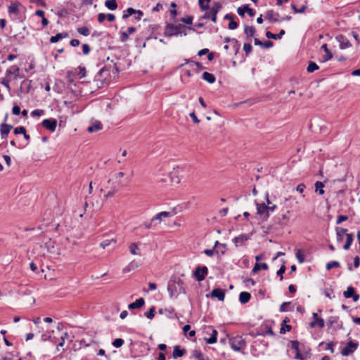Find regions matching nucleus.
Here are the masks:
<instances>
[{
    "instance_id": "nucleus-6",
    "label": "nucleus",
    "mask_w": 360,
    "mask_h": 360,
    "mask_svg": "<svg viewBox=\"0 0 360 360\" xmlns=\"http://www.w3.org/2000/svg\"><path fill=\"white\" fill-rule=\"evenodd\" d=\"M230 346L234 351H240L242 346L245 345V341L241 337L231 338L229 340Z\"/></svg>"
},
{
    "instance_id": "nucleus-63",
    "label": "nucleus",
    "mask_w": 360,
    "mask_h": 360,
    "mask_svg": "<svg viewBox=\"0 0 360 360\" xmlns=\"http://www.w3.org/2000/svg\"><path fill=\"white\" fill-rule=\"evenodd\" d=\"M82 51H83L84 54H85V55L88 54L90 52L89 46L86 44H84L82 45Z\"/></svg>"
},
{
    "instance_id": "nucleus-2",
    "label": "nucleus",
    "mask_w": 360,
    "mask_h": 360,
    "mask_svg": "<svg viewBox=\"0 0 360 360\" xmlns=\"http://www.w3.org/2000/svg\"><path fill=\"white\" fill-rule=\"evenodd\" d=\"M179 34H184L186 35V27L182 24L174 25L172 23H167L165 30V35L167 37H172Z\"/></svg>"
},
{
    "instance_id": "nucleus-3",
    "label": "nucleus",
    "mask_w": 360,
    "mask_h": 360,
    "mask_svg": "<svg viewBox=\"0 0 360 360\" xmlns=\"http://www.w3.org/2000/svg\"><path fill=\"white\" fill-rule=\"evenodd\" d=\"M257 206V214L259 215L264 220H266L269 217V212H273L276 205H273L271 207H266V204L264 203H256Z\"/></svg>"
},
{
    "instance_id": "nucleus-10",
    "label": "nucleus",
    "mask_w": 360,
    "mask_h": 360,
    "mask_svg": "<svg viewBox=\"0 0 360 360\" xmlns=\"http://www.w3.org/2000/svg\"><path fill=\"white\" fill-rule=\"evenodd\" d=\"M313 321L309 323L311 328H315L316 326H319L322 328L325 326L324 320L319 317L317 313H313Z\"/></svg>"
},
{
    "instance_id": "nucleus-15",
    "label": "nucleus",
    "mask_w": 360,
    "mask_h": 360,
    "mask_svg": "<svg viewBox=\"0 0 360 360\" xmlns=\"http://www.w3.org/2000/svg\"><path fill=\"white\" fill-rule=\"evenodd\" d=\"M212 297H217L219 301H224L225 297V292L220 288H214L210 293Z\"/></svg>"
},
{
    "instance_id": "nucleus-25",
    "label": "nucleus",
    "mask_w": 360,
    "mask_h": 360,
    "mask_svg": "<svg viewBox=\"0 0 360 360\" xmlns=\"http://www.w3.org/2000/svg\"><path fill=\"white\" fill-rule=\"evenodd\" d=\"M251 298V295L248 292H241L239 295V301L241 304L248 303Z\"/></svg>"
},
{
    "instance_id": "nucleus-39",
    "label": "nucleus",
    "mask_w": 360,
    "mask_h": 360,
    "mask_svg": "<svg viewBox=\"0 0 360 360\" xmlns=\"http://www.w3.org/2000/svg\"><path fill=\"white\" fill-rule=\"evenodd\" d=\"M193 356L198 360H210L207 357L205 359L202 353L200 350H194L193 352Z\"/></svg>"
},
{
    "instance_id": "nucleus-30",
    "label": "nucleus",
    "mask_w": 360,
    "mask_h": 360,
    "mask_svg": "<svg viewBox=\"0 0 360 360\" xmlns=\"http://www.w3.org/2000/svg\"><path fill=\"white\" fill-rule=\"evenodd\" d=\"M269 268L268 264L266 263H256L252 270V273L256 274L260 269L267 270Z\"/></svg>"
},
{
    "instance_id": "nucleus-20",
    "label": "nucleus",
    "mask_w": 360,
    "mask_h": 360,
    "mask_svg": "<svg viewBox=\"0 0 360 360\" xmlns=\"http://www.w3.org/2000/svg\"><path fill=\"white\" fill-rule=\"evenodd\" d=\"M20 69L17 65H12L6 71V75L9 76L13 75L15 78L17 79L19 77Z\"/></svg>"
},
{
    "instance_id": "nucleus-31",
    "label": "nucleus",
    "mask_w": 360,
    "mask_h": 360,
    "mask_svg": "<svg viewBox=\"0 0 360 360\" xmlns=\"http://www.w3.org/2000/svg\"><path fill=\"white\" fill-rule=\"evenodd\" d=\"M255 28L253 26L245 25L244 28V33L246 34L247 38L252 37L255 34Z\"/></svg>"
},
{
    "instance_id": "nucleus-8",
    "label": "nucleus",
    "mask_w": 360,
    "mask_h": 360,
    "mask_svg": "<svg viewBox=\"0 0 360 360\" xmlns=\"http://www.w3.org/2000/svg\"><path fill=\"white\" fill-rule=\"evenodd\" d=\"M207 272V266H197L195 270V276L198 281H202L205 279Z\"/></svg>"
},
{
    "instance_id": "nucleus-42",
    "label": "nucleus",
    "mask_w": 360,
    "mask_h": 360,
    "mask_svg": "<svg viewBox=\"0 0 360 360\" xmlns=\"http://www.w3.org/2000/svg\"><path fill=\"white\" fill-rule=\"evenodd\" d=\"M77 32L83 36H88L90 34L89 30L87 27H81L77 28Z\"/></svg>"
},
{
    "instance_id": "nucleus-27",
    "label": "nucleus",
    "mask_w": 360,
    "mask_h": 360,
    "mask_svg": "<svg viewBox=\"0 0 360 360\" xmlns=\"http://www.w3.org/2000/svg\"><path fill=\"white\" fill-rule=\"evenodd\" d=\"M102 129H103L102 124L100 122H96L94 124H93L92 125L89 126L87 128V131L89 133H93V132H96L99 130H101Z\"/></svg>"
},
{
    "instance_id": "nucleus-64",
    "label": "nucleus",
    "mask_w": 360,
    "mask_h": 360,
    "mask_svg": "<svg viewBox=\"0 0 360 360\" xmlns=\"http://www.w3.org/2000/svg\"><path fill=\"white\" fill-rule=\"evenodd\" d=\"M291 347L295 352L300 351L299 350V342L297 341H292L291 342Z\"/></svg>"
},
{
    "instance_id": "nucleus-26",
    "label": "nucleus",
    "mask_w": 360,
    "mask_h": 360,
    "mask_svg": "<svg viewBox=\"0 0 360 360\" xmlns=\"http://www.w3.org/2000/svg\"><path fill=\"white\" fill-rule=\"evenodd\" d=\"M337 233V240L338 242H341L343 240V236L347 233V230L344 228L337 227L335 229Z\"/></svg>"
},
{
    "instance_id": "nucleus-36",
    "label": "nucleus",
    "mask_w": 360,
    "mask_h": 360,
    "mask_svg": "<svg viewBox=\"0 0 360 360\" xmlns=\"http://www.w3.org/2000/svg\"><path fill=\"white\" fill-rule=\"evenodd\" d=\"M68 36V34L67 33H58L55 36H52L50 39V42L51 43H56L58 42L60 39L64 38V37H66Z\"/></svg>"
},
{
    "instance_id": "nucleus-40",
    "label": "nucleus",
    "mask_w": 360,
    "mask_h": 360,
    "mask_svg": "<svg viewBox=\"0 0 360 360\" xmlns=\"http://www.w3.org/2000/svg\"><path fill=\"white\" fill-rule=\"evenodd\" d=\"M319 65L314 62H309V65L307 68L308 72H313L314 71L319 70Z\"/></svg>"
},
{
    "instance_id": "nucleus-14",
    "label": "nucleus",
    "mask_w": 360,
    "mask_h": 360,
    "mask_svg": "<svg viewBox=\"0 0 360 360\" xmlns=\"http://www.w3.org/2000/svg\"><path fill=\"white\" fill-rule=\"evenodd\" d=\"M237 12L239 15L244 16L245 13H248V14L252 17L255 15V12L253 9L249 8L248 5H244L243 6H240L238 8Z\"/></svg>"
},
{
    "instance_id": "nucleus-29",
    "label": "nucleus",
    "mask_w": 360,
    "mask_h": 360,
    "mask_svg": "<svg viewBox=\"0 0 360 360\" xmlns=\"http://www.w3.org/2000/svg\"><path fill=\"white\" fill-rule=\"evenodd\" d=\"M202 77L204 80L207 81L210 84H213L216 80L215 76L213 74L207 72H204L202 73Z\"/></svg>"
},
{
    "instance_id": "nucleus-54",
    "label": "nucleus",
    "mask_w": 360,
    "mask_h": 360,
    "mask_svg": "<svg viewBox=\"0 0 360 360\" xmlns=\"http://www.w3.org/2000/svg\"><path fill=\"white\" fill-rule=\"evenodd\" d=\"M290 330H291V326L282 324L281 328L280 329V333L283 334L286 331H290Z\"/></svg>"
},
{
    "instance_id": "nucleus-43",
    "label": "nucleus",
    "mask_w": 360,
    "mask_h": 360,
    "mask_svg": "<svg viewBox=\"0 0 360 360\" xmlns=\"http://www.w3.org/2000/svg\"><path fill=\"white\" fill-rule=\"evenodd\" d=\"M118 191V185L113 186L112 188L105 195V198L112 197L115 193Z\"/></svg>"
},
{
    "instance_id": "nucleus-53",
    "label": "nucleus",
    "mask_w": 360,
    "mask_h": 360,
    "mask_svg": "<svg viewBox=\"0 0 360 360\" xmlns=\"http://www.w3.org/2000/svg\"><path fill=\"white\" fill-rule=\"evenodd\" d=\"M25 133H26V129L24 127H18L14 129L15 134H25Z\"/></svg>"
},
{
    "instance_id": "nucleus-11",
    "label": "nucleus",
    "mask_w": 360,
    "mask_h": 360,
    "mask_svg": "<svg viewBox=\"0 0 360 360\" xmlns=\"http://www.w3.org/2000/svg\"><path fill=\"white\" fill-rule=\"evenodd\" d=\"M174 215V212H166V211H164V212H161L157 214H155L153 218H152V221H158V223H161L163 219L165 218H168V217H171Z\"/></svg>"
},
{
    "instance_id": "nucleus-33",
    "label": "nucleus",
    "mask_w": 360,
    "mask_h": 360,
    "mask_svg": "<svg viewBox=\"0 0 360 360\" xmlns=\"http://www.w3.org/2000/svg\"><path fill=\"white\" fill-rule=\"evenodd\" d=\"M224 42H226V43L232 42L233 47L236 51V53H238V51L239 50L240 45H239L238 41L236 39H231L229 37H226L224 39Z\"/></svg>"
},
{
    "instance_id": "nucleus-49",
    "label": "nucleus",
    "mask_w": 360,
    "mask_h": 360,
    "mask_svg": "<svg viewBox=\"0 0 360 360\" xmlns=\"http://www.w3.org/2000/svg\"><path fill=\"white\" fill-rule=\"evenodd\" d=\"M291 304V302H283L281 306H280V311L281 312H285V311H288V307L290 306Z\"/></svg>"
},
{
    "instance_id": "nucleus-48",
    "label": "nucleus",
    "mask_w": 360,
    "mask_h": 360,
    "mask_svg": "<svg viewBox=\"0 0 360 360\" xmlns=\"http://www.w3.org/2000/svg\"><path fill=\"white\" fill-rule=\"evenodd\" d=\"M138 267V264L134 261L131 262L129 265L124 269V272L129 271L131 269H134Z\"/></svg>"
},
{
    "instance_id": "nucleus-38",
    "label": "nucleus",
    "mask_w": 360,
    "mask_h": 360,
    "mask_svg": "<svg viewBox=\"0 0 360 360\" xmlns=\"http://www.w3.org/2000/svg\"><path fill=\"white\" fill-rule=\"evenodd\" d=\"M354 293L355 289L352 286H349L347 287V290L344 292L343 295L345 298H350Z\"/></svg>"
},
{
    "instance_id": "nucleus-45",
    "label": "nucleus",
    "mask_w": 360,
    "mask_h": 360,
    "mask_svg": "<svg viewBox=\"0 0 360 360\" xmlns=\"http://www.w3.org/2000/svg\"><path fill=\"white\" fill-rule=\"evenodd\" d=\"M340 263L337 261H332L326 264V269L330 270L332 268L334 267H339Z\"/></svg>"
},
{
    "instance_id": "nucleus-22",
    "label": "nucleus",
    "mask_w": 360,
    "mask_h": 360,
    "mask_svg": "<svg viewBox=\"0 0 360 360\" xmlns=\"http://www.w3.org/2000/svg\"><path fill=\"white\" fill-rule=\"evenodd\" d=\"M20 6V4L18 2L12 3L8 8V11L9 14H14L18 15L20 13L18 7Z\"/></svg>"
},
{
    "instance_id": "nucleus-44",
    "label": "nucleus",
    "mask_w": 360,
    "mask_h": 360,
    "mask_svg": "<svg viewBox=\"0 0 360 360\" xmlns=\"http://www.w3.org/2000/svg\"><path fill=\"white\" fill-rule=\"evenodd\" d=\"M296 257L300 263H303L304 262V255L301 250H298L297 251Z\"/></svg>"
},
{
    "instance_id": "nucleus-51",
    "label": "nucleus",
    "mask_w": 360,
    "mask_h": 360,
    "mask_svg": "<svg viewBox=\"0 0 360 360\" xmlns=\"http://www.w3.org/2000/svg\"><path fill=\"white\" fill-rule=\"evenodd\" d=\"M285 265H282L280 269L277 271V275L280 276V280L282 281L283 278V274L285 273Z\"/></svg>"
},
{
    "instance_id": "nucleus-50",
    "label": "nucleus",
    "mask_w": 360,
    "mask_h": 360,
    "mask_svg": "<svg viewBox=\"0 0 360 360\" xmlns=\"http://www.w3.org/2000/svg\"><path fill=\"white\" fill-rule=\"evenodd\" d=\"M204 253L209 257H212L214 253L218 254L219 250L214 249H206L204 250Z\"/></svg>"
},
{
    "instance_id": "nucleus-41",
    "label": "nucleus",
    "mask_w": 360,
    "mask_h": 360,
    "mask_svg": "<svg viewBox=\"0 0 360 360\" xmlns=\"http://www.w3.org/2000/svg\"><path fill=\"white\" fill-rule=\"evenodd\" d=\"M155 307H152L150 308V309L146 311L144 315L145 316H146L148 319H153L155 316Z\"/></svg>"
},
{
    "instance_id": "nucleus-7",
    "label": "nucleus",
    "mask_w": 360,
    "mask_h": 360,
    "mask_svg": "<svg viewBox=\"0 0 360 360\" xmlns=\"http://www.w3.org/2000/svg\"><path fill=\"white\" fill-rule=\"evenodd\" d=\"M41 125L46 129L49 130L51 132H53L56 129L57 120L53 118L45 119L42 121Z\"/></svg>"
},
{
    "instance_id": "nucleus-18",
    "label": "nucleus",
    "mask_w": 360,
    "mask_h": 360,
    "mask_svg": "<svg viewBox=\"0 0 360 360\" xmlns=\"http://www.w3.org/2000/svg\"><path fill=\"white\" fill-rule=\"evenodd\" d=\"M145 304V300L142 297L137 299L134 302L128 305L129 309H135L141 308Z\"/></svg>"
},
{
    "instance_id": "nucleus-47",
    "label": "nucleus",
    "mask_w": 360,
    "mask_h": 360,
    "mask_svg": "<svg viewBox=\"0 0 360 360\" xmlns=\"http://www.w3.org/2000/svg\"><path fill=\"white\" fill-rule=\"evenodd\" d=\"M243 50L247 56H248L252 51V46L250 44L245 43L243 45Z\"/></svg>"
},
{
    "instance_id": "nucleus-24",
    "label": "nucleus",
    "mask_w": 360,
    "mask_h": 360,
    "mask_svg": "<svg viewBox=\"0 0 360 360\" xmlns=\"http://www.w3.org/2000/svg\"><path fill=\"white\" fill-rule=\"evenodd\" d=\"M285 32L284 30H281L278 34H274L269 31L266 32V37L269 39H273L275 40L280 39L285 34Z\"/></svg>"
},
{
    "instance_id": "nucleus-16",
    "label": "nucleus",
    "mask_w": 360,
    "mask_h": 360,
    "mask_svg": "<svg viewBox=\"0 0 360 360\" xmlns=\"http://www.w3.org/2000/svg\"><path fill=\"white\" fill-rule=\"evenodd\" d=\"M13 128L12 125L8 124L6 123H2L0 127V133L2 139H6L8 134H9L11 129Z\"/></svg>"
},
{
    "instance_id": "nucleus-28",
    "label": "nucleus",
    "mask_w": 360,
    "mask_h": 360,
    "mask_svg": "<svg viewBox=\"0 0 360 360\" xmlns=\"http://www.w3.org/2000/svg\"><path fill=\"white\" fill-rule=\"evenodd\" d=\"M186 353V350L184 349H181L179 346H175L174 348V351L172 353V356L174 359L178 357H181Z\"/></svg>"
},
{
    "instance_id": "nucleus-21",
    "label": "nucleus",
    "mask_w": 360,
    "mask_h": 360,
    "mask_svg": "<svg viewBox=\"0 0 360 360\" xmlns=\"http://www.w3.org/2000/svg\"><path fill=\"white\" fill-rule=\"evenodd\" d=\"M278 16L279 14L278 13H274L273 11H269L266 14L265 18L271 22H276L278 21Z\"/></svg>"
},
{
    "instance_id": "nucleus-5",
    "label": "nucleus",
    "mask_w": 360,
    "mask_h": 360,
    "mask_svg": "<svg viewBox=\"0 0 360 360\" xmlns=\"http://www.w3.org/2000/svg\"><path fill=\"white\" fill-rule=\"evenodd\" d=\"M358 342L349 341L347 345L342 349L341 354L345 356H347L352 354L358 347Z\"/></svg>"
},
{
    "instance_id": "nucleus-56",
    "label": "nucleus",
    "mask_w": 360,
    "mask_h": 360,
    "mask_svg": "<svg viewBox=\"0 0 360 360\" xmlns=\"http://www.w3.org/2000/svg\"><path fill=\"white\" fill-rule=\"evenodd\" d=\"M44 114V111L43 110H40V109L34 110L31 112V115L33 117L34 116H41Z\"/></svg>"
},
{
    "instance_id": "nucleus-55",
    "label": "nucleus",
    "mask_w": 360,
    "mask_h": 360,
    "mask_svg": "<svg viewBox=\"0 0 360 360\" xmlns=\"http://www.w3.org/2000/svg\"><path fill=\"white\" fill-rule=\"evenodd\" d=\"M57 328H58V332L60 333V340H62V338H63V340H65V339L68 338L69 335L67 332H63L61 330V328H60L59 326H58Z\"/></svg>"
},
{
    "instance_id": "nucleus-57",
    "label": "nucleus",
    "mask_w": 360,
    "mask_h": 360,
    "mask_svg": "<svg viewBox=\"0 0 360 360\" xmlns=\"http://www.w3.org/2000/svg\"><path fill=\"white\" fill-rule=\"evenodd\" d=\"M181 21L187 24V25H191L192 24V22H193V17L192 16H188L186 18H182L181 19Z\"/></svg>"
},
{
    "instance_id": "nucleus-12",
    "label": "nucleus",
    "mask_w": 360,
    "mask_h": 360,
    "mask_svg": "<svg viewBox=\"0 0 360 360\" xmlns=\"http://www.w3.org/2000/svg\"><path fill=\"white\" fill-rule=\"evenodd\" d=\"M133 14H139V17H135V19L140 20L143 15V13L140 10H135L133 8H128L122 15L123 19H127L129 15Z\"/></svg>"
},
{
    "instance_id": "nucleus-62",
    "label": "nucleus",
    "mask_w": 360,
    "mask_h": 360,
    "mask_svg": "<svg viewBox=\"0 0 360 360\" xmlns=\"http://www.w3.org/2000/svg\"><path fill=\"white\" fill-rule=\"evenodd\" d=\"M12 112L15 115H18L20 112V108L18 105H14L12 108Z\"/></svg>"
},
{
    "instance_id": "nucleus-60",
    "label": "nucleus",
    "mask_w": 360,
    "mask_h": 360,
    "mask_svg": "<svg viewBox=\"0 0 360 360\" xmlns=\"http://www.w3.org/2000/svg\"><path fill=\"white\" fill-rule=\"evenodd\" d=\"M198 4H199L200 9L203 11L208 10L210 8L209 4H205V1H202V4H200V3H198Z\"/></svg>"
},
{
    "instance_id": "nucleus-46",
    "label": "nucleus",
    "mask_w": 360,
    "mask_h": 360,
    "mask_svg": "<svg viewBox=\"0 0 360 360\" xmlns=\"http://www.w3.org/2000/svg\"><path fill=\"white\" fill-rule=\"evenodd\" d=\"M123 344H124V340L122 338H116L112 342V345L116 348H119V347H122L123 345Z\"/></svg>"
},
{
    "instance_id": "nucleus-19",
    "label": "nucleus",
    "mask_w": 360,
    "mask_h": 360,
    "mask_svg": "<svg viewBox=\"0 0 360 360\" xmlns=\"http://www.w3.org/2000/svg\"><path fill=\"white\" fill-rule=\"evenodd\" d=\"M340 42V48L345 49L351 46L349 41L342 35H340L337 37Z\"/></svg>"
},
{
    "instance_id": "nucleus-61",
    "label": "nucleus",
    "mask_w": 360,
    "mask_h": 360,
    "mask_svg": "<svg viewBox=\"0 0 360 360\" xmlns=\"http://www.w3.org/2000/svg\"><path fill=\"white\" fill-rule=\"evenodd\" d=\"M238 25L236 22H235L233 20V19L232 20L230 21L229 24V28L230 30H235L238 27Z\"/></svg>"
},
{
    "instance_id": "nucleus-4",
    "label": "nucleus",
    "mask_w": 360,
    "mask_h": 360,
    "mask_svg": "<svg viewBox=\"0 0 360 360\" xmlns=\"http://www.w3.org/2000/svg\"><path fill=\"white\" fill-rule=\"evenodd\" d=\"M119 73V69L116 64L113 65H105L103 68H102L99 72L98 75L101 77H104L105 79L107 78V76L109 75L111 77V74L112 75L113 77H115Z\"/></svg>"
},
{
    "instance_id": "nucleus-13",
    "label": "nucleus",
    "mask_w": 360,
    "mask_h": 360,
    "mask_svg": "<svg viewBox=\"0 0 360 360\" xmlns=\"http://www.w3.org/2000/svg\"><path fill=\"white\" fill-rule=\"evenodd\" d=\"M250 239V236L247 234H241L239 236L235 237L233 242L236 247L245 245V243Z\"/></svg>"
},
{
    "instance_id": "nucleus-9",
    "label": "nucleus",
    "mask_w": 360,
    "mask_h": 360,
    "mask_svg": "<svg viewBox=\"0 0 360 360\" xmlns=\"http://www.w3.org/2000/svg\"><path fill=\"white\" fill-rule=\"evenodd\" d=\"M207 331L206 333H208V330H210L212 332L211 337L207 338H205L204 340L207 344H214L217 342V335L218 332L217 330L214 329L212 326H207Z\"/></svg>"
},
{
    "instance_id": "nucleus-59",
    "label": "nucleus",
    "mask_w": 360,
    "mask_h": 360,
    "mask_svg": "<svg viewBox=\"0 0 360 360\" xmlns=\"http://www.w3.org/2000/svg\"><path fill=\"white\" fill-rule=\"evenodd\" d=\"M347 219H348V217H347V216H346V215H340V216H338V219H337V221H336V223H337L338 224H341L342 222H343V221H345L347 220Z\"/></svg>"
},
{
    "instance_id": "nucleus-32",
    "label": "nucleus",
    "mask_w": 360,
    "mask_h": 360,
    "mask_svg": "<svg viewBox=\"0 0 360 360\" xmlns=\"http://www.w3.org/2000/svg\"><path fill=\"white\" fill-rule=\"evenodd\" d=\"M346 243L345 245L343 246V248L346 250H349L350 248V246L352 245L353 240H354V236L352 233H347L346 234Z\"/></svg>"
},
{
    "instance_id": "nucleus-52",
    "label": "nucleus",
    "mask_w": 360,
    "mask_h": 360,
    "mask_svg": "<svg viewBox=\"0 0 360 360\" xmlns=\"http://www.w3.org/2000/svg\"><path fill=\"white\" fill-rule=\"evenodd\" d=\"M111 242L115 243L116 241L114 239L105 240H104V241H103V242H101L100 243V246L102 248L105 249V248H107L110 244Z\"/></svg>"
},
{
    "instance_id": "nucleus-37",
    "label": "nucleus",
    "mask_w": 360,
    "mask_h": 360,
    "mask_svg": "<svg viewBox=\"0 0 360 360\" xmlns=\"http://www.w3.org/2000/svg\"><path fill=\"white\" fill-rule=\"evenodd\" d=\"M323 187H324V184H323V182H321V181H316L315 183L316 191L319 195H323L324 193V190L323 189Z\"/></svg>"
},
{
    "instance_id": "nucleus-58",
    "label": "nucleus",
    "mask_w": 360,
    "mask_h": 360,
    "mask_svg": "<svg viewBox=\"0 0 360 360\" xmlns=\"http://www.w3.org/2000/svg\"><path fill=\"white\" fill-rule=\"evenodd\" d=\"M129 39V34L127 32H121V37L120 40L122 42H125Z\"/></svg>"
},
{
    "instance_id": "nucleus-1",
    "label": "nucleus",
    "mask_w": 360,
    "mask_h": 360,
    "mask_svg": "<svg viewBox=\"0 0 360 360\" xmlns=\"http://www.w3.org/2000/svg\"><path fill=\"white\" fill-rule=\"evenodd\" d=\"M167 291L171 298H176L180 294H185L184 281L176 276H172L167 283Z\"/></svg>"
},
{
    "instance_id": "nucleus-35",
    "label": "nucleus",
    "mask_w": 360,
    "mask_h": 360,
    "mask_svg": "<svg viewBox=\"0 0 360 360\" xmlns=\"http://www.w3.org/2000/svg\"><path fill=\"white\" fill-rule=\"evenodd\" d=\"M129 251L134 255H141L140 250L136 243H133L129 245Z\"/></svg>"
},
{
    "instance_id": "nucleus-17",
    "label": "nucleus",
    "mask_w": 360,
    "mask_h": 360,
    "mask_svg": "<svg viewBox=\"0 0 360 360\" xmlns=\"http://www.w3.org/2000/svg\"><path fill=\"white\" fill-rule=\"evenodd\" d=\"M221 8V5L219 2H215L214 4V6L212 7L211 13H212V21L213 22H217V15Z\"/></svg>"
},
{
    "instance_id": "nucleus-34",
    "label": "nucleus",
    "mask_w": 360,
    "mask_h": 360,
    "mask_svg": "<svg viewBox=\"0 0 360 360\" xmlns=\"http://www.w3.org/2000/svg\"><path fill=\"white\" fill-rule=\"evenodd\" d=\"M105 6L111 11L117 9L118 6L116 0H106Z\"/></svg>"
},
{
    "instance_id": "nucleus-23",
    "label": "nucleus",
    "mask_w": 360,
    "mask_h": 360,
    "mask_svg": "<svg viewBox=\"0 0 360 360\" xmlns=\"http://www.w3.org/2000/svg\"><path fill=\"white\" fill-rule=\"evenodd\" d=\"M321 49H323L325 52V54L322 57L323 62H326L333 58V55H332L331 52L329 51V49H328L326 44H324L321 46Z\"/></svg>"
}]
</instances>
